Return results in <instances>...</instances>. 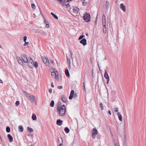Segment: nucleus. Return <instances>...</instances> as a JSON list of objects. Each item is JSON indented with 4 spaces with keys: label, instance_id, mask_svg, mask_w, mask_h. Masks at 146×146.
<instances>
[{
    "label": "nucleus",
    "instance_id": "1",
    "mask_svg": "<svg viewBox=\"0 0 146 146\" xmlns=\"http://www.w3.org/2000/svg\"><path fill=\"white\" fill-rule=\"evenodd\" d=\"M58 111L59 112V114L60 116H63L66 112V107L64 105H63L62 106H58L57 107Z\"/></svg>",
    "mask_w": 146,
    "mask_h": 146
},
{
    "label": "nucleus",
    "instance_id": "2",
    "mask_svg": "<svg viewBox=\"0 0 146 146\" xmlns=\"http://www.w3.org/2000/svg\"><path fill=\"white\" fill-rule=\"evenodd\" d=\"M83 18L85 22H88L90 21V15L87 12H85L84 14Z\"/></svg>",
    "mask_w": 146,
    "mask_h": 146
},
{
    "label": "nucleus",
    "instance_id": "3",
    "mask_svg": "<svg viewBox=\"0 0 146 146\" xmlns=\"http://www.w3.org/2000/svg\"><path fill=\"white\" fill-rule=\"evenodd\" d=\"M92 137L93 139H95L96 135L98 134V132L96 128H93L92 131Z\"/></svg>",
    "mask_w": 146,
    "mask_h": 146
},
{
    "label": "nucleus",
    "instance_id": "4",
    "mask_svg": "<svg viewBox=\"0 0 146 146\" xmlns=\"http://www.w3.org/2000/svg\"><path fill=\"white\" fill-rule=\"evenodd\" d=\"M42 59L44 64L46 66H49L50 63L48 58L45 57H42Z\"/></svg>",
    "mask_w": 146,
    "mask_h": 146
},
{
    "label": "nucleus",
    "instance_id": "5",
    "mask_svg": "<svg viewBox=\"0 0 146 146\" xmlns=\"http://www.w3.org/2000/svg\"><path fill=\"white\" fill-rule=\"evenodd\" d=\"M21 58L23 61L25 63L28 62L29 60L27 58V55H21Z\"/></svg>",
    "mask_w": 146,
    "mask_h": 146
},
{
    "label": "nucleus",
    "instance_id": "6",
    "mask_svg": "<svg viewBox=\"0 0 146 146\" xmlns=\"http://www.w3.org/2000/svg\"><path fill=\"white\" fill-rule=\"evenodd\" d=\"M51 74L52 78H55L56 79H58V75L57 71L51 72Z\"/></svg>",
    "mask_w": 146,
    "mask_h": 146
},
{
    "label": "nucleus",
    "instance_id": "7",
    "mask_svg": "<svg viewBox=\"0 0 146 146\" xmlns=\"http://www.w3.org/2000/svg\"><path fill=\"white\" fill-rule=\"evenodd\" d=\"M74 92L73 90H71V91L70 94V96L69 97V99L70 100H71L73 98V97H74V98H75L76 96V94H74Z\"/></svg>",
    "mask_w": 146,
    "mask_h": 146
},
{
    "label": "nucleus",
    "instance_id": "8",
    "mask_svg": "<svg viewBox=\"0 0 146 146\" xmlns=\"http://www.w3.org/2000/svg\"><path fill=\"white\" fill-rule=\"evenodd\" d=\"M104 76L107 80V84H108L110 81V78L106 71L105 72Z\"/></svg>",
    "mask_w": 146,
    "mask_h": 146
},
{
    "label": "nucleus",
    "instance_id": "9",
    "mask_svg": "<svg viewBox=\"0 0 146 146\" xmlns=\"http://www.w3.org/2000/svg\"><path fill=\"white\" fill-rule=\"evenodd\" d=\"M29 98H30V101L32 102H35L36 103V100H35L36 98L34 96L31 95Z\"/></svg>",
    "mask_w": 146,
    "mask_h": 146
},
{
    "label": "nucleus",
    "instance_id": "10",
    "mask_svg": "<svg viewBox=\"0 0 146 146\" xmlns=\"http://www.w3.org/2000/svg\"><path fill=\"white\" fill-rule=\"evenodd\" d=\"M80 42L83 45L85 46L86 44V40L85 38H83L80 41Z\"/></svg>",
    "mask_w": 146,
    "mask_h": 146
},
{
    "label": "nucleus",
    "instance_id": "11",
    "mask_svg": "<svg viewBox=\"0 0 146 146\" xmlns=\"http://www.w3.org/2000/svg\"><path fill=\"white\" fill-rule=\"evenodd\" d=\"M120 7L124 12L126 11V8L125 6L123 4L121 3L120 5Z\"/></svg>",
    "mask_w": 146,
    "mask_h": 146
},
{
    "label": "nucleus",
    "instance_id": "12",
    "mask_svg": "<svg viewBox=\"0 0 146 146\" xmlns=\"http://www.w3.org/2000/svg\"><path fill=\"white\" fill-rule=\"evenodd\" d=\"M123 146H127V139L125 135V136L124 141L123 142Z\"/></svg>",
    "mask_w": 146,
    "mask_h": 146
},
{
    "label": "nucleus",
    "instance_id": "13",
    "mask_svg": "<svg viewBox=\"0 0 146 146\" xmlns=\"http://www.w3.org/2000/svg\"><path fill=\"white\" fill-rule=\"evenodd\" d=\"M72 10L73 12L76 14L78 13L79 11V9L76 7H74L73 9Z\"/></svg>",
    "mask_w": 146,
    "mask_h": 146
},
{
    "label": "nucleus",
    "instance_id": "14",
    "mask_svg": "<svg viewBox=\"0 0 146 146\" xmlns=\"http://www.w3.org/2000/svg\"><path fill=\"white\" fill-rule=\"evenodd\" d=\"M16 59L17 60L18 62L20 65H22L23 62L20 57H16Z\"/></svg>",
    "mask_w": 146,
    "mask_h": 146
},
{
    "label": "nucleus",
    "instance_id": "15",
    "mask_svg": "<svg viewBox=\"0 0 146 146\" xmlns=\"http://www.w3.org/2000/svg\"><path fill=\"white\" fill-rule=\"evenodd\" d=\"M7 137L9 140V142H11L13 141V138L12 137L11 135L10 134H8L7 135Z\"/></svg>",
    "mask_w": 146,
    "mask_h": 146
},
{
    "label": "nucleus",
    "instance_id": "16",
    "mask_svg": "<svg viewBox=\"0 0 146 146\" xmlns=\"http://www.w3.org/2000/svg\"><path fill=\"white\" fill-rule=\"evenodd\" d=\"M62 121L60 119H59L57 120L56 121V124L57 125H61L62 124Z\"/></svg>",
    "mask_w": 146,
    "mask_h": 146
},
{
    "label": "nucleus",
    "instance_id": "17",
    "mask_svg": "<svg viewBox=\"0 0 146 146\" xmlns=\"http://www.w3.org/2000/svg\"><path fill=\"white\" fill-rule=\"evenodd\" d=\"M62 100L64 102H66L67 101V98L66 97L64 96H63L61 97Z\"/></svg>",
    "mask_w": 146,
    "mask_h": 146
},
{
    "label": "nucleus",
    "instance_id": "18",
    "mask_svg": "<svg viewBox=\"0 0 146 146\" xmlns=\"http://www.w3.org/2000/svg\"><path fill=\"white\" fill-rule=\"evenodd\" d=\"M23 130V128L22 125H20L18 127V130L20 132H22Z\"/></svg>",
    "mask_w": 146,
    "mask_h": 146
},
{
    "label": "nucleus",
    "instance_id": "19",
    "mask_svg": "<svg viewBox=\"0 0 146 146\" xmlns=\"http://www.w3.org/2000/svg\"><path fill=\"white\" fill-rule=\"evenodd\" d=\"M117 115L119 120L120 121H122V117L119 112L117 113Z\"/></svg>",
    "mask_w": 146,
    "mask_h": 146
},
{
    "label": "nucleus",
    "instance_id": "20",
    "mask_svg": "<svg viewBox=\"0 0 146 146\" xmlns=\"http://www.w3.org/2000/svg\"><path fill=\"white\" fill-rule=\"evenodd\" d=\"M110 7V3L108 1H107L106 2V9L108 10Z\"/></svg>",
    "mask_w": 146,
    "mask_h": 146
},
{
    "label": "nucleus",
    "instance_id": "21",
    "mask_svg": "<svg viewBox=\"0 0 146 146\" xmlns=\"http://www.w3.org/2000/svg\"><path fill=\"white\" fill-rule=\"evenodd\" d=\"M60 4L63 5L64 3L66 0H56Z\"/></svg>",
    "mask_w": 146,
    "mask_h": 146
},
{
    "label": "nucleus",
    "instance_id": "22",
    "mask_svg": "<svg viewBox=\"0 0 146 146\" xmlns=\"http://www.w3.org/2000/svg\"><path fill=\"white\" fill-rule=\"evenodd\" d=\"M58 143H62V139L61 137H58Z\"/></svg>",
    "mask_w": 146,
    "mask_h": 146
},
{
    "label": "nucleus",
    "instance_id": "23",
    "mask_svg": "<svg viewBox=\"0 0 146 146\" xmlns=\"http://www.w3.org/2000/svg\"><path fill=\"white\" fill-rule=\"evenodd\" d=\"M32 118V119L34 120H35L36 119V117L35 114L34 113L33 114Z\"/></svg>",
    "mask_w": 146,
    "mask_h": 146
},
{
    "label": "nucleus",
    "instance_id": "24",
    "mask_svg": "<svg viewBox=\"0 0 146 146\" xmlns=\"http://www.w3.org/2000/svg\"><path fill=\"white\" fill-rule=\"evenodd\" d=\"M27 129L28 130V131L30 133H31L33 131V129L29 127H27Z\"/></svg>",
    "mask_w": 146,
    "mask_h": 146
},
{
    "label": "nucleus",
    "instance_id": "25",
    "mask_svg": "<svg viewBox=\"0 0 146 146\" xmlns=\"http://www.w3.org/2000/svg\"><path fill=\"white\" fill-rule=\"evenodd\" d=\"M100 107L101 110H103L104 109V106L102 102H100Z\"/></svg>",
    "mask_w": 146,
    "mask_h": 146
},
{
    "label": "nucleus",
    "instance_id": "26",
    "mask_svg": "<svg viewBox=\"0 0 146 146\" xmlns=\"http://www.w3.org/2000/svg\"><path fill=\"white\" fill-rule=\"evenodd\" d=\"M88 3V0L86 1H83L82 2L83 5L84 6H86L87 5Z\"/></svg>",
    "mask_w": 146,
    "mask_h": 146
},
{
    "label": "nucleus",
    "instance_id": "27",
    "mask_svg": "<svg viewBox=\"0 0 146 146\" xmlns=\"http://www.w3.org/2000/svg\"><path fill=\"white\" fill-rule=\"evenodd\" d=\"M65 73L66 76H70V74L68 70V69H66L65 70Z\"/></svg>",
    "mask_w": 146,
    "mask_h": 146
},
{
    "label": "nucleus",
    "instance_id": "28",
    "mask_svg": "<svg viewBox=\"0 0 146 146\" xmlns=\"http://www.w3.org/2000/svg\"><path fill=\"white\" fill-rule=\"evenodd\" d=\"M33 65L36 68H37L38 66V63L37 62H36L35 63H33Z\"/></svg>",
    "mask_w": 146,
    "mask_h": 146
},
{
    "label": "nucleus",
    "instance_id": "29",
    "mask_svg": "<svg viewBox=\"0 0 146 146\" xmlns=\"http://www.w3.org/2000/svg\"><path fill=\"white\" fill-rule=\"evenodd\" d=\"M64 130L65 132L67 133H68L70 131L69 129L67 127H65Z\"/></svg>",
    "mask_w": 146,
    "mask_h": 146
},
{
    "label": "nucleus",
    "instance_id": "30",
    "mask_svg": "<svg viewBox=\"0 0 146 146\" xmlns=\"http://www.w3.org/2000/svg\"><path fill=\"white\" fill-rule=\"evenodd\" d=\"M103 33L104 34H106V27H103Z\"/></svg>",
    "mask_w": 146,
    "mask_h": 146
},
{
    "label": "nucleus",
    "instance_id": "31",
    "mask_svg": "<svg viewBox=\"0 0 146 146\" xmlns=\"http://www.w3.org/2000/svg\"><path fill=\"white\" fill-rule=\"evenodd\" d=\"M50 105L51 107H53L54 106V101L52 100L51 101Z\"/></svg>",
    "mask_w": 146,
    "mask_h": 146
},
{
    "label": "nucleus",
    "instance_id": "32",
    "mask_svg": "<svg viewBox=\"0 0 146 146\" xmlns=\"http://www.w3.org/2000/svg\"><path fill=\"white\" fill-rule=\"evenodd\" d=\"M51 14L56 19H58V17L52 12H51Z\"/></svg>",
    "mask_w": 146,
    "mask_h": 146
},
{
    "label": "nucleus",
    "instance_id": "33",
    "mask_svg": "<svg viewBox=\"0 0 146 146\" xmlns=\"http://www.w3.org/2000/svg\"><path fill=\"white\" fill-rule=\"evenodd\" d=\"M63 5H64V6H66V7L67 8H68L70 7V6L69 5V3L65 4H64V3L63 4Z\"/></svg>",
    "mask_w": 146,
    "mask_h": 146
},
{
    "label": "nucleus",
    "instance_id": "34",
    "mask_svg": "<svg viewBox=\"0 0 146 146\" xmlns=\"http://www.w3.org/2000/svg\"><path fill=\"white\" fill-rule=\"evenodd\" d=\"M6 131L7 132H10V128L8 126H7L6 127Z\"/></svg>",
    "mask_w": 146,
    "mask_h": 146
},
{
    "label": "nucleus",
    "instance_id": "35",
    "mask_svg": "<svg viewBox=\"0 0 146 146\" xmlns=\"http://www.w3.org/2000/svg\"><path fill=\"white\" fill-rule=\"evenodd\" d=\"M102 23L103 27H106V21H102Z\"/></svg>",
    "mask_w": 146,
    "mask_h": 146
},
{
    "label": "nucleus",
    "instance_id": "36",
    "mask_svg": "<svg viewBox=\"0 0 146 146\" xmlns=\"http://www.w3.org/2000/svg\"><path fill=\"white\" fill-rule=\"evenodd\" d=\"M24 94H25V95H26V96L28 97H29V96H31L27 92H24Z\"/></svg>",
    "mask_w": 146,
    "mask_h": 146
},
{
    "label": "nucleus",
    "instance_id": "37",
    "mask_svg": "<svg viewBox=\"0 0 146 146\" xmlns=\"http://www.w3.org/2000/svg\"><path fill=\"white\" fill-rule=\"evenodd\" d=\"M102 21H106V17L105 15L104 14H103V15L102 17Z\"/></svg>",
    "mask_w": 146,
    "mask_h": 146
},
{
    "label": "nucleus",
    "instance_id": "38",
    "mask_svg": "<svg viewBox=\"0 0 146 146\" xmlns=\"http://www.w3.org/2000/svg\"><path fill=\"white\" fill-rule=\"evenodd\" d=\"M28 64L29 67L32 68L33 66V63H28Z\"/></svg>",
    "mask_w": 146,
    "mask_h": 146
},
{
    "label": "nucleus",
    "instance_id": "39",
    "mask_svg": "<svg viewBox=\"0 0 146 146\" xmlns=\"http://www.w3.org/2000/svg\"><path fill=\"white\" fill-rule=\"evenodd\" d=\"M28 63H33L34 62H33V60L31 58H30V59H29V62H28Z\"/></svg>",
    "mask_w": 146,
    "mask_h": 146
},
{
    "label": "nucleus",
    "instance_id": "40",
    "mask_svg": "<svg viewBox=\"0 0 146 146\" xmlns=\"http://www.w3.org/2000/svg\"><path fill=\"white\" fill-rule=\"evenodd\" d=\"M19 104V101H17L15 103V105L16 106H17Z\"/></svg>",
    "mask_w": 146,
    "mask_h": 146
},
{
    "label": "nucleus",
    "instance_id": "41",
    "mask_svg": "<svg viewBox=\"0 0 146 146\" xmlns=\"http://www.w3.org/2000/svg\"><path fill=\"white\" fill-rule=\"evenodd\" d=\"M115 140H113V142L114 143L115 146H119V144L118 143H116L115 142Z\"/></svg>",
    "mask_w": 146,
    "mask_h": 146
},
{
    "label": "nucleus",
    "instance_id": "42",
    "mask_svg": "<svg viewBox=\"0 0 146 146\" xmlns=\"http://www.w3.org/2000/svg\"><path fill=\"white\" fill-rule=\"evenodd\" d=\"M118 110V108H115L114 109V111L115 112H117Z\"/></svg>",
    "mask_w": 146,
    "mask_h": 146
},
{
    "label": "nucleus",
    "instance_id": "43",
    "mask_svg": "<svg viewBox=\"0 0 146 146\" xmlns=\"http://www.w3.org/2000/svg\"><path fill=\"white\" fill-rule=\"evenodd\" d=\"M84 37V36L83 35H82L80 36L78 38V39L79 40H81V39H82Z\"/></svg>",
    "mask_w": 146,
    "mask_h": 146
},
{
    "label": "nucleus",
    "instance_id": "44",
    "mask_svg": "<svg viewBox=\"0 0 146 146\" xmlns=\"http://www.w3.org/2000/svg\"><path fill=\"white\" fill-rule=\"evenodd\" d=\"M27 37L26 36H25L23 37V40L24 42H25L27 40Z\"/></svg>",
    "mask_w": 146,
    "mask_h": 146
},
{
    "label": "nucleus",
    "instance_id": "45",
    "mask_svg": "<svg viewBox=\"0 0 146 146\" xmlns=\"http://www.w3.org/2000/svg\"><path fill=\"white\" fill-rule=\"evenodd\" d=\"M66 58H67V61L68 62V63L69 64H70V59L68 58L67 56Z\"/></svg>",
    "mask_w": 146,
    "mask_h": 146
},
{
    "label": "nucleus",
    "instance_id": "46",
    "mask_svg": "<svg viewBox=\"0 0 146 146\" xmlns=\"http://www.w3.org/2000/svg\"><path fill=\"white\" fill-rule=\"evenodd\" d=\"M25 42V43L24 44V45L25 46H27L29 44V42H26V41Z\"/></svg>",
    "mask_w": 146,
    "mask_h": 146
},
{
    "label": "nucleus",
    "instance_id": "47",
    "mask_svg": "<svg viewBox=\"0 0 146 146\" xmlns=\"http://www.w3.org/2000/svg\"><path fill=\"white\" fill-rule=\"evenodd\" d=\"M44 23L45 24H46V25L47 24H48V21H47L45 19H44Z\"/></svg>",
    "mask_w": 146,
    "mask_h": 146
},
{
    "label": "nucleus",
    "instance_id": "48",
    "mask_svg": "<svg viewBox=\"0 0 146 146\" xmlns=\"http://www.w3.org/2000/svg\"><path fill=\"white\" fill-rule=\"evenodd\" d=\"M70 54L71 57L72 58V59L73 58L72 57V56L73 55V54L72 52L70 50Z\"/></svg>",
    "mask_w": 146,
    "mask_h": 146
},
{
    "label": "nucleus",
    "instance_id": "49",
    "mask_svg": "<svg viewBox=\"0 0 146 146\" xmlns=\"http://www.w3.org/2000/svg\"><path fill=\"white\" fill-rule=\"evenodd\" d=\"M63 88V86H58V88L59 89H62Z\"/></svg>",
    "mask_w": 146,
    "mask_h": 146
},
{
    "label": "nucleus",
    "instance_id": "50",
    "mask_svg": "<svg viewBox=\"0 0 146 146\" xmlns=\"http://www.w3.org/2000/svg\"><path fill=\"white\" fill-rule=\"evenodd\" d=\"M31 6L32 7L33 9L35 7V5L34 4H32Z\"/></svg>",
    "mask_w": 146,
    "mask_h": 146
},
{
    "label": "nucleus",
    "instance_id": "51",
    "mask_svg": "<svg viewBox=\"0 0 146 146\" xmlns=\"http://www.w3.org/2000/svg\"><path fill=\"white\" fill-rule=\"evenodd\" d=\"M49 92L50 93H51L52 92V89L51 88L49 89Z\"/></svg>",
    "mask_w": 146,
    "mask_h": 146
},
{
    "label": "nucleus",
    "instance_id": "52",
    "mask_svg": "<svg viewBox=\"0 0 146 146\" xmlns=\"http://www.w3.org/2000/svg\"><path fill=\"white\" fill-rule=\"evenodd\" d=\"M59 144L58 145V146H63L62 143H58Z\"/></svg>",
    "mask_w": 146,
    "mask_h": 146
},
{
    "label": "nucleus",
    "instance_id": "53",
    "mask_svg": "<svg viewBox=\"0 0 146 146\" xmlns=\"http://www.w3.org/2000/svg\"><path fill=\"white\" fill-rule=\"evenodd\" d=\"M46 25V28H49V24H47Z\"/></svg>",
    "mask_w": 146,
    "mask_h": 146
},
{
    "label": "nucleus",
    "instance_id": "54",
    "mask_svg": "<svg viewBox=\"0 0 146 146\" xmlns=\"http://www.w3.org/2000/svg\"><path fill=\"white\" fill-rule=\"evenodd\" d=\"M108 113H109V114L110 115H111V111L110 110H108Z\"/></svg>",
    "mask_w": 146,
    "mask_h": 146
},
{
    "label": "nucleus",
    "instance_id": "55",
    "mask_svg": "<svg viewBox=\"0 0 146 146\" xmlns=\"http://www.w3.org/2000/svg\"><path fill=\"white\" fill-rule=\"evenodd\" d=\"M51 86L52 87H54V85L53 83H52L51 84Z\"/></svg>",
    "mask_w": 146,
    "mask_h": 146
},
{
    "label": "nucleus",
    "instance_id": "56",
    "mask_svg": "<svg viewBox=\"0 0 146 146\" xmlns=\"http://www.w3.org/2000/svg\"><path fill=\"white\" fill-rule=\"evenodd\" d=\"M53 64L54 63V61L53 60H51V61H50Z\"/></svg>",
    "mask_w": 146,
    "mask_h": 146
},
{
    "label": "nucleus",
    "instance_id": "57",
    "mask_svg": "<svg viewBox=\"0 0 146 146\" xmlns=\"http://www.w3.org/2000/svg\"><path fill=\"white\" fill-rule=\"evenodd\" d=\"M83 89L84 90H85V85H83Z\"/></svg>",
    "mask_w": 146,
    "mask_h": 146
},
{
    "label": "nucleus",
    "instance_id": "58",
    "mask_svg": "<svg viewBox=\"0 0 146 146\" xmlns=\"http://www.w3.org/2000/svg\"><path fill=\"white\" fill-rule=\"evenodd\" d=\"M30 58H31V57L29 56V57H28V58H27L28 59V60H29V59H30Z\"/></svg>",
    "mask_w": 146,
    "mask_h": 146
},
{
    "label": "nucleus",
    "instance_id": "59",
    "mask_svg": "<svg viewBox=\"0 0 146 146\" xmlns=\"http://www.w3.org/2000/svg\"><path fill=\"white\" fill-rule=\"evenodd\" d=\"M72 0H67V1L66 2V3L67 2H69V1H71Z\"/></svg>",
    "mask_w": 146,
    "mask_h": 146
},
{
    "label": "nucleus",
    "instance_id": "60",
    "mask_svg": "<svg viewBox=\"0 0 146 146\" xmlns=\"http://www.w3.org/2000/svg\"><path fill=\"white\" fill-rule=\"evenodd\" d=\"M0 83H3L2 81L0 79Z\"/></svg>",
    "mask_w": 146,
    "mask_h": 146
},
{
    "label": "nucleus",
    "instance_id": "61",
    "mask_svg": "<svg viewBox=\"0 0 146 146\" xmlns=\"http://www.w3.org/2000/svg\"><path fill=\"white\" fill-rule=\"evenodd\" d=\"M82 0L83 1H88V0Z\"/></svg>",
    "mask_w": 146,
    "mask_h": 146
},
{
    "label": "nucleus",
    "instance_id": "62",
    "mask_svg": "<svg viewBox=\"0 0 146 146\" xmlns=\"http://www.w3.org/2000/svg\"><path fill=\"white\" fill-rule=\"evenodd\" d=\"M52 68H51L50 69V70H52Z\"/></svg>",
    "mask_w": 146,
    "mask_h": 146
},
{
    "label": "nucleus",
    "instance_id": "63",
    "mask_svg": "<svg viewBox=\"0 0 146 146\" xmlns=\"http://www.w3.org/2000/svg\"><path fill=\"white\" fill-rule=\"evenodd\" d=\"M83 85H85V83L84 82L83 83Z\"/></svg>",
    "mask_w": 146,
    "mask_h": 146
},
{
    "label": "nucleus",
    "instance_id": "64",
    "mask_svg": "<svg viewBox=\"0 0 146 146\" xmlns=\"http://www.w3.org/2000/svg\"><path fill=\"white\" fill-rule=\"evenodd\" d=\"M98 67H99V69H100V66H99V65H98Z\"/></svg>",
    "mask_w": 146,
    "mask_h": 146
}]
</instances>
